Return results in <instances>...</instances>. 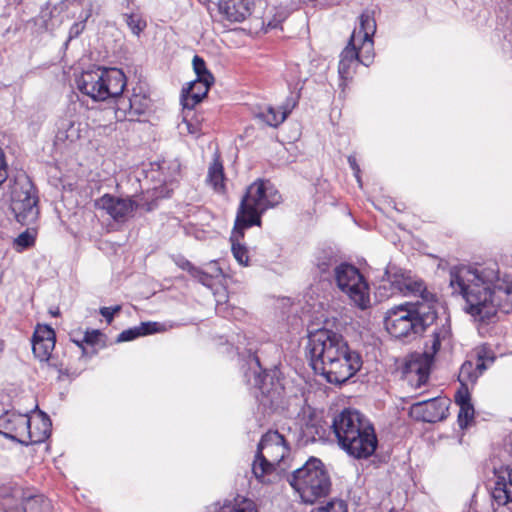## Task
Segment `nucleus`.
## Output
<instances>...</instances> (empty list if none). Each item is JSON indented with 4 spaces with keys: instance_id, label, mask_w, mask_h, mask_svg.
Listing matches in <instances>:
<instances>
[{
    "instance_id": "9d476101",
    "label": "nucleus",
    "mask_w": 512,
    "mask_h": 512,
    "mask_svg": "<svg viewBox=\"0 0 512 512\" xmlns=\"http://www.w3.org/2000/svg\"><path fill=\"white\" fill-rule=\"evenodd\" d=\"M416 326V304L406 302L386 312L385 327L395 338L406 337Z\"/></svg>"
},
{
    "instance_id": "c9c22d12",
    "label": "nucleus",
    "mask_w": 512,
    "mask_h": 512,
    "mask_svg": "<svg viewBox=\"0 0 512 512\" xmlns=\"http://www.w3.org/2000/svg\"><path fill=\"white\" fill-rule=\"evenodd\" d=\"M192 65L194 72L196 74V80H203L204 82L210 81L214 82V77L210 73V71L207 70L205 61L203 58H201L198 55H195L192 60Z\"/></svg>"
},
{
    "instance_id": "6ab92c4d",
    "label": "nucleus",
    "mask_w": 512,
    "mask_h": 512,
    "mask_svg": "<svg viewBox=\"0 0 512 512\" xmlns=\"http://www.w3.org/2000/svg\"><path fill=\"white\" fill-rule=\"evenodd\" d=\"M27 424L28 414L5 411L0 415V434L22 444Z\"/></svg>"
},
{
    "instance_id": "f704fd0d",
    "label": "nucleus",
    "mask_w": 512,
    "mask_h": 512,
    "mask_svg": "<svg viewBox=\"0 0 512 512\" xmlns=\"http://www.w3.org/2000/svg\"><path fill=\"white\" fill-rule=\"evenodd\" d=\"M398 373L403 381L412 383L416 374V355L410 354L403 363L398 367Z\"/></svg>"
},
{
    "instance_id": "58836bf2",
    "label": "nucleus",
    "mask_w": 512,
    "mask_h": 512,
    "mask_svg": "<svg viewBox=\"0 0 512 512\" xmlns=\"http://www.w3.org/2000/svg\"><path fill=\"white\" fill-rule=\"evenodd\" d=\"M125 21L131 32L136 36H139L147 26L146 21L139 14H126Z\"/></svg>"
},
{
    "instance_id": "4c0bfd02",
    "label": "nucleus",
    "mask_w": 512,
    "mask_h": 512,
    "mask_svg": "<svg viewBox=\"0 0 512 512\" xmlns=\"http://www.w3.org/2000/svg\"><path fill=\"white\" fill-rule=\"evenodd\" d=\"M335 264L336 260L330 253L322 252L316 256L315 265L322 275L329 274Z\"/></svg>"
},
{
    "instance_id": "2f4dec72",
    "label": "nucleus",
    "mask_w": 512,
    "mask_h": 512,
    "mask_svg": "<svg viewBox=\"0 0 512 512\" xmlns=\"http://www.w3.org/2000/svg\"><path fill=\"white\" fill-rule=\"evenodd\" d=\"M56 138L59 141H76L77 139L80 138L79 124H76L75 122L70 120L62 121L60 127L58 128Z\"/></svg>"
},
{
    "instance_id": "a18cd8bd",
    "label": "nucleus",
    "mask_w": 512,
    "mask_h": 512,
    "mask_svg": "<svg viewBox=\"0 0 512 512\" xmlns=\"http://www.w3.org/2000/svg\"><path fill=\"white\" fill-rule=\"evenodd\" d=\"M306 433L312 435V440H322L325 438L326 429L321 425L320 421L306 425Z\"/></svg>"
},
{
    "instance_id": "7c9ffc66",
    "label": "nucleus",
    "mask_w": 512,
    "mask_h": 512,
    "mask_svg": "<svg viewBox=\"0 0 512 512\" xmlns=\"http://www.w3.org/2000/svg\"><path fill=\"white\" fill-rule=\"evenodd\" d=\"M437 317V305L425 304L418 301V327L425 330L435 322Z\"/></svg>"
},
{
    "instance_id": "a211bd4d",
    "label": "nucleus",
    "mask_w": 512,
    "mask_h": 512,
    "mask_svg": "<svg viewBox=\"0 0 512 512\" xmlns=\"http://www.w3.org/2000/svg\"><path fill=\"white\" fill-rule=\"evenodd\" d=\"M51 433V421L42 411L28 415L27 429L23 437L22 445H33L44 442Z\"/></svg>"
},
{
    "instance_id": "473e14b6",
    "label": "nucleus",
    "mask_w": 512,
    "mask_h": 512,
    "mask_svg": "<svg viewBox=\"0 0 512 512\" xmlns=\"http://www.w3.org/2000/svg\"><path fill=\"white\" fill-rule=\"evenodd\" d=\"M480 377V373L477 372V369L474 368V364L470 360H466L462 363L459 374H458V382L462 385V383L469 386L476 384L478 378Z\"/></svg>"
},
{
    "instance_id": "ea45409f",
    "label": "nucleus",
    "mask_w": 512,
    "mask_h": 512,
    "mask_svg": "<svg viewBox=\"0 0 512 512\" xmlns=\"http://www.w3.org/2000/svg\"><path fill=\"white\" fill-rule=\"evenodd\" d=\"M418 301L425 304L437 305V295L429 291L423 280L418 279Z\"/></svg>"
},
{
    "instance_id": "f257e3e1",
    "label": "nucleus",
    "mask_w": 512,
    "mask_h": 512,
    "mask_svg": "<svg viewBox=\"0 0 512 512\" xmlns=\"http://www.w3.org/2000/svg\"><path fill=\"white\" fill-rule=\"evenodd\" d=\"M452 294L465 300L464 311L475 322L490 324L498 311H512V282L501 280L499 272L460 266L450 269Z\"/></svg>"
},
{
    "instance_id": "79ce46f5",
    "label": "nucleus",
    "mask_w": 512,
    "mask_h": 512,
    "mask_svg": "<svg viewBox=\"0 0 512 512\" xmlns=\"http://www.w3.org/2000/svg\"><path fill=\"white\" fill-rule=\"evenodd\" d=\"M35 237L34 235L27 231L22 232L15 240L14 245L18 252H22L23 250L27 249L28 247L32 246L34 244Z\"/></svg>"
},
{
    "instance_id": "e433bc0d",
    "label": "nucleus",
    "mask_w": 512,
    "mask_h": 512,
    "mask_svg": "<svg viewBox=\"0 0 512 512\" xmlns=\"http://www.w3.org/2000/svg\"><path fill=\"white\" fill-rule=\"evenodd\" d=\"M475 414L474 405L472 402L459 405L458 424L461 429L467 428L473 421Z\"/></svg>"
},
{
    "instance_id": "412c9836",
    "label": "nucleus",
    "mask_w": 512,
    "mask_h": 512,
    "mask_svg": "<svg viewBox=\"0 0 512 512\" xmlns=\"http://www.w3.org/2000/svg\"><path fill=\"white\" fill-rule=\"evenodd\" d=\"M253 0H219L218 11L221 16L231 23L245 21L253 12Z\"/></svg>"
},
{
    "instance_id": "7ed1b4c3",
    "label": "nucleus",
    "mask_w": 512,
    "mask_h": 512,
    "mask_svg": "<svg viewBox=\"0 0 512 512\" xmlns=\"http://www.w3.org/2000/svg\"><path fill=\"white\" fill-rule=\"evenodd\" d=\"M339 446L355 458L371 456L377 447L372 425L355 409H344L336 414L330 425Z\"/></svg>"
},
{
    "instance_id": "20e7f679",
    "label": "nucleus",
    "mask_w": 512,
    "mask_h": 512,
    "mask_svg": "<svg viewBox=\"0 0 512 512\" xmlns=\"http://www.w3.org/2000/svg\"><path fill=\"white\" fill-rule=\"evenodd\" d=\"M376 32V21L370 11L359 16V27L351 34L348 45L340 54L338 72L342 79L352 77L358 64L370 66L374 59L373 35Z\"/></svg>"
},
{
    "instance_id": "9b49d317",
    "label": "nucleus",
    "mask_w": 512,
    "mask_h": 512,
    "mask_svg": "<svg viewBox=\"0 0 512 512\" xmlns=\"http://www.w3.org/2000/svg\"><path fill=\"white\" fill-rule=\"evenodd\" d=\"M95 208L117 223H125L133 217L139 204L130 197L104 194L94 202Z\"/></svg>"
},
{
    "instance_id": "864d4df0",
    "label": "nucleus",
    "mask_w": 512,
    "mask_h": 512,
    "mask_svg": "<svg viewBox=\"0 0 512 512\" xmlns=\"http://www.w3.org/2000/svg\"><path fill=\"white\" fill-rule=\"evenodd\" d=\"M474 368L477 369V372L480 373V375H481L482 372L487 369V366L484 361H478V363L476 364V366H474Z\"/></svg>"
},
{
    "instance_id": "a19ab883",
    "label": "nucleus",
    "mask_w": 512,
    "mask_h": 512,
    "mask_svg": "<svg viewBox=\"0 0 512 512\" xmlns=\"http://www.w3.org/2000/svg\"><path fill=\"white\" fill-rule=\"evenodd\" d=\"M311 512H348L347 504L340 499L328 501L325 505L313 509Z\"/></svg>"
},
{
    "instance_id": "423d86ee",
    "label": "nucleus",
    "mask_w": 512,
    "mask_h": 512,
    "mask_svg": "<svg viewBox=\"0 0 512 512\" xmlns=\"http://www.w3.org/2000/svg\"><path fill=\"white\" fill-rule=\"evenodd\" d=\"M76 83L81 93L95 101H105L120 96L127 80L121 69L96 67L82 72Z\"/></svg>"
},
{
    "instance_id": "5701e85b",
    "label": "nucleus",
    "mask_w": 512,
    "mask_h": 512,
    "mask_svg": "<svg viewBox=\"0 0 512 512\" xmlns=\"http://www.w3.org/2000/svg\"><path fill=\"white\" fill-rule=\"evenodd\" d=\"M213 82L194 80L189 83L187 88L182 91V103L184 108L192 109L199 103L206 95Z\"/></svg>"
},
{
    "instance_id": "393cba45",
    "label": "nucleus",
    "mask_w": 512,
    "mask_h": 512,
    "mask_svg": "<svg viewBox=\"0 0 512 512\" xmlns=\"http://www.w3.org/2000/svg\"><path fill=\"white\" fill-rule=\"evenodd\" d=\"M225 180L223 164L219 155L215 154L208 167L206 183L210 185L215 192L223 194L226 190Z\"/></svg>"
},
{
    "instance_id": "c756f323",
    "label": "nucleus",
    "mask_w": 512,
    "mask_h": 512,
    "mask_svg": "<svg viewBox=\"0 0 512 512\" xmlns=\"http://www.w3.org/2000/svg\"><path fill=\"white\" fill-rule=\"evenodd\" d=\"M396 410L399 414V419L404 422L413 421V410L416 407V397L414 395L401 396L395 402Z\"/></svg>"
},
{
    "instance_id": "f3484780",
    "label": "nucleus",
    "mask_w": 512,
    "mask_h": 512,
    "mask_svg": "<svg viewBox=\"0 0 512 512\" xmlns=\"http://www.w3.org/2000/svg\"><path fill=\"white\" fill-rule=\"evenodd\" d=\"M494 482L490 486V496L498 506L512 502V467L494 468Z\"/></svg>"
},
{
    "instance_id": "603ef678",
    "label": "nucleus",
    "mask_w": 512,
    "mask_h": 512,
    "mask_svg": "<svg viewBox=\"0 0 512 512\" xmlns=\"http://www.w3.org/2000/svg\"><path fill=\"white\" fill-rule=\"evenodd\" d=\"M185 124H186L187 130H188V132H189L190 134L195 135V134H197V133H198V128H197L195 125L191 124V123H190V122H188V121H185Z\"/></svg>"
},
{
    "instance_id": "a878e982",
    "label": "nucleus",
    "mask_w": 512,
    "mask_h": 512,
    "mask_svg": "<svg viewBox=\"0 0 512 512\" xmlns=\"http://www.w3.org/2000/svg\"><path fill=\"white\" fill-rule=\"evenodd\" d=\"M165 331V325L159 322H142L139 326L122 331L117 342H126L134 340L140 336H145L157 332Z\"/></svg>"
},
{
    "instance_id": "cd10ccee",
    "label": "nucleus",
    "mask_w": 512,
    "mask_h": 512,
    "mask_svg": "<svg viewBox=\"0 0 512 512\" xmlns=\"http://www.w3.org/2000/svg\"><path fill=\"white\" fill-rule=\"evenodd\" d=\"M246 228H236V224L234 225V229L232 231L230 241H231V251L235 258V260L242 266L249 265V255L247 248L240 243V240L244 236V230Z\"/></svg>"
},
{
    "instance_id": "6e6d98bb",
    "label": "nucleus",
    "mask_w": 512,
    "mask_h": 512,
    "mask_svg": "<svg viewBox=\"0 0 512 512\" xmlns=\"http://www.w3.org/2000/svg\"><path fill=\"white\" fill-rule=\"evenodd\" d=\"M417 251H418V253H420V252L422 253V250H421V248H420V243H419V242H418V248H417Z\"/></svg>"
},
{
    "instance_id": "37998d69",
    "label": "nucleus",
    "mask_w": 512,
    "mask_h": 512,
    "mask_svg": "<svg viewBox=\"0 0 512 512\" xmlns=\"http://www.w3.org/2000/svg\"><path fill=\"white\" fill-rule=\"evenodd\" d=\"M90 16H91V9L86 11L84 16H82V15L80 16L82 18L81 21L75 22L70 27L69 35H68V40H72L74 38H77L79 35L82 34V32L84 31L85 26H86V21L90 18Z\"/></svg>"
},
{
    "instance_id": "4468645a",
    "label": "nucleus",
    "mask_w": 512,
    "mask_h": 512,
    "mask_svg": "<svg viewBox=\"0 0 512 512\" xmlns=\"http://www.w3.org/2000/svg\"><path fill=\"white\" fill-rule=\"evenodd\" d=\"M448 412L447 398L440 396L426 398L423 392H418V421L436 423L446 419Z\"/></svg>"
},
{
    "instance_id": "de8ad7c7",
    "label": "nucleus",
    "mask_w": 512,
    "mask_h": 512,
    "mask_svg": "<svg viewBox=\"0 0 512 512\" xmlns=\"http://www.w3.org/2000/svg\"><path fill=\"white\" fill-rule=\"evenodd\" d=\"M477 360L494 362V352L487 345H482L477 351Z\"/></svg>"
},
{
    "instance_id": "f03ea898",
    "label": "nucleus",
    "mask_w": 512,
    "mask_h": 512,
    "mask_svg": "<svg viewBox=\"0 0 512 512\" xmlns=\"http://www.w3.org/2000/svg\"><path fill=\"white\" fill-rule=\"evenodd\" d=\"M307 350L314 372L332 384L345 383L363 364L361 355L348 346L342 335L332 330L311 332Z\"/></svg>"
},
{
    "instance_id": "1a4fd4ad",
    "label": "nucleus",
    "mask_w": 512,
    "mask_h": 512,
    "mask_svg": "<svg viewBox=\"0 0 512 512\" xmlns=\"http://www.w3.org/2000/svg\"><path fill=\"white\" fill-rule=\"evenodd\" d=\"M333 270L339 290L345 293L358 308L367 309L371 304L370 288L360 271L348 263H341Z\"/></svg>"
},
{
    "instance_id": "dca6fc26",
    "label": "nucleus",
    "mask_w": 512,
    "mask_h": 512,
    "mask_svg": "<svg viewBox=\"0 0 512 512\" xmlns=\"http://www.w3.org/2000/svg\"><path fill=\"white\" fill-rule=\"evenodd\" d=\"M385 275L378 288L381 297L388 298L397 293L407 295L416 290V281L403 271L391 273L387 270Z\"/></svg>"
},
{
    "instance_id": "b1692460",
    "label": "nucleus",
    "mask_w": 512,
    "mask_h": 512,
    "mask_svg": "<svg viewBox=\"0 0 512 512\" xmlns=\"http://www.w3.org/2000/svg\"><path fill=\"white\" fill-rule=\"evenodd\" d=\"M253 365L255 366V370L253 371V375L246 373V377L248 378V382L259 388L263 395L270 399V403L273 404L278 397L280 396V390L278 387L270 390L267 387L266 379L268 375L265 372H262L258 358L253 359Z\"/></svg>"
},
{
    "instance_id": "aec40b11",
    "label": "nucleus",
    "mask_w": 512,
    "mask_h": 512,
    "mask_svg": "<svg viewBox=\"0 0 512 512\" xmlns=\"http://www.w3.org/2000/svg\"><path fill=\"white\" fill-rule=\"evenodd\" d=\"M56 336L54 330L48 325H38L32 340L34 356L41 362L48 361L55 347Z\"/></svg>"
},
{
    "instance_id": "2eb2a0df",
    "label": "nucleus",
    "mask_w": 512,
    "mask_h": 512,
    "mask_svg": "<svg viewBox=\"0 0 512 512\" xmlns=\"http://www.w3.org/2000/svg\"><path fill=\"white\" fill-rule=\"evenodd\" d=\"M440 329L435 328L432 339L424 343V350L418 353V389L426 385L435 363V356L441 348Z\"/></svg>"
},
{
    "instance_id": "39448f33",
    "label": "nucleus",
    "mask_w": 512,
    "mask_h": 512,
    "mask_svg": "<svg viewBox=\"0 0 512 512\" xmlns=\"http://www.w3.org/2000/svg\"><path fill=\"white\" fill-rule=\"evenodd\" d=\"M282 197L275 186L266 180L253 182L243 196L236 216V228H249L261 224V214L277 206Z\"/></svg>"
},
{
    "instance_id": "3c124183",
    "label": "nucleus",
    "mask_w": 512,
    "mask_h": 512,
    "mask_svg": "<svg viewBox=\"0 0 512 512\" xmlns=\"http://www.w3.org/2000/svg\"><path fill=\"white\" fill-rule=\"evenodd\" d=\"M348 163H349V166L350 168L353 170L354 172V176L357 180V182L359 183V185L361 186V179H360V167L357 163V160H356V157L353 156V155H350L348 157Z\"/></svg>"
},
{
    "instance_id": "4be33fe9",
    "label": "nucleus",
    "mask_w": 512,
    "mask_h": 512,
    "mask_svg": "<svg viewBox=\"0 0 512 512\" xmlns=\"http://www.w3.org/2000/svg\"><path fill=\"white\" fill-rule=\"evenodd\" d=\"M298 98L290 96L286 101L278 108L268 106L265 111L259 114V117L269 126L277 127L282 124L287 116L296 107Z\"/></svg>"
},
{
    "instance_id": "72a5a7b5",
    "label": "nucleus",
    "mask_w": 512,
    "mask_h": 512,
    "mask_svg": "<svg viewBox=\"0 0 512 512\" xmlns=\"http://www.w3.org/2000/svg\"><path fill=\"white\" fill-rule=\"evenodd\" d=\"M24 512H52L50 501L41 495L30 497L24 503Z\"/></svg>"
},
{
    "instance_id": "0eeeda50",
    "label": "nucleus",
    "mask_w": 512,
    "mask_h": 512,
    "mask_svg": "<svg viewBox=\"0 0 512 512\" xmlns=\"http://www.w3.org/2000/svg\"><path fill=\"white\" fill-rule=\"evenodd\" d=\"M290 485L304 503L313 504L331 490L330 475L324 463L315 457L308 459L289 478Z\"/></svg>"
},
{
    "instance_id": "c85d7f7f",
    "label": "nucleus",
    "mask_w": 512,
    "mask_h": 512,
    "mask_svg": "<svg viewBox=\"0 0 512 512\" xmlns=\"http://www.w3.org/2000/svg\"><path fill=\"white\" fill-rule=\"evenodd\" d=\"M183 269L188 270V272L196 278L201 284L207 287L212 286L213 277L218 276L221 273L220 268L217 266L216 263L210 264L211 272L204 271L200 268L194 267L190 262L186 261L185 264L182 266Z\"/></svg>"
},
{
    "instance_id": "8fccbe9b",
    "label": "nucleus",
    "mask_w": 512,
    "mask_h": 512,
    "mask_svg": "<svg viewBox=\"0 0 512 512\" xmlns=\"http://www.w3.org/2000/svg\"><path fill=\"white\" fill-rule=\"evenodd\" d=\"M8 177V166L5 160V154L0 149V185L3 184Z\"/></svg>"
},
{
    "instance_id": "5fc2aeb1",
    "label": "nucleus",
    "mask_w": 512,
    "mask_h": 512,
    "mask_svg": "<svg viewBox=\"0 0 512 512\" xmlns=\"http://www.w3.org/2000/svg\"><path fill=\"white\" fill-rule=\"evenodd\" d=\"M3 349H4V344H3V342L0 341V352H2Z\"/></svg>"
},
{
    "instance_id": "bb28decb",
    "label": "nucleus",
    "mask_w": 512,
    "mask_h": 512,
    "mask_svg": "<svg viewBox=\"0 0 512 512\" xmlns=\"http://www.w3.org/2000/svg\"><path fill=\"white\" fill-rule=\"evenodd\" d=\"M211 512H257V507L253 500L238 495L233 500L214 505Z\"/></svg>"
},
{
    "instance_id": "6e6552de",
    "label": "nucleus",
    "mask_w": 512,
    "mask_h": 512,
    "mask_svg": "<svg viewBox=\"0 0 512 512\" xmlns=\"http://www.w3.org/2000/svg\"><path fill=\"white\" fill-rule=\"evenodd\" d=\"M289 453L284 437L278 431H269L261 438L258 444L256 459L252 464L254 476L261 482L265 479Z\"/></svg>"
},
{
    "instance_id": "f8f14e48",
    "label": "nucleus",
    "mask_w": 512,
    "mask_h": 512,
    "mask_svg": "<svg viewBox=\"0 0 512 512\" xmlns=\"http://www.w3.org/2000/svg\"><path fill=\"white\" fill-rule=\"evenodd\" d=\"M115 102V116L119 121H137L140 116L144 115L150 107L149 97L136 89H133V94L129 98L118 96Z\"/></svg>"
},
{
    "instance_id": "49530a36",
    "label": "nucleus",
    "mask_w": 512,
    "mask_h": 512,
    "mask_svg": "<svg viewBox=\"0 0 512 512\" xmlns=\"http://www.w3.org/2000/svg\"><path fill=\"white\" fill-rule=\"evenodd\" d=\"M100 336H101V333L99 330L86 331L83 336V339L81 341L74 340V342L80 348L83 347V343H86L89 345H96L99 341Z\"/></svg>"
},
{
    "instance_id": "ddd939ff",
    "label": "nucleus",
    "mask_w": 512,
    "mask_h": 512,
    "mask_svg": "<svg viewBox=\"0 0 512 512\" xmlns=\"http://www.w3.org/2000/svg\"><path fill=\"white\" fill-rule=\"evenodd\" d=\"M38 198L32 187L15 193L12 198L11 208L15 214L17 221L23 225H30L35 222L38 217Z\"/></svg>"
},
{
    "instance_id": "c03bdc74",
    "label": "nucleus",
    "mask_w": 512,
    "mask_h": 512,
    "mask_svg": "<svg viewBox=\"0 0 512 512\" xmlns=\"http://www.w3.org/2000/svg\"><path fill=\"white\" fill-rule=\"evenodd\" d=\"M454 401L458 406L472 402L468 385L464 383H462V385L460 384L458 390L455 392Z\"/></svg>"
},
{
    "instance_id": "09e8293b",
    "label": "nucleus",
    "mask_w": 512,
    "mask_h": 512,
    "mask_svg": "<svg viewBox=\"0 0 512 512\" xmlns=\"http://www.w3.org/2000/svg\"><path fill=\"white\" fill-rule=\"evenodd\" d=\"M120 310V305L112 307H102L100 308V314L106 319L107 323L110 324L113 321L114 315L117 314Z\"/></svg>"
}]
</instances>
